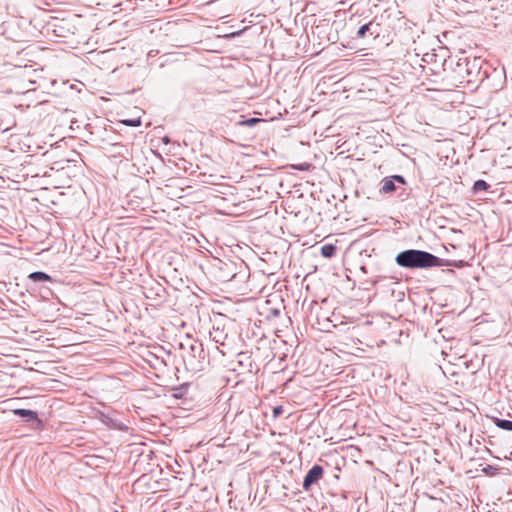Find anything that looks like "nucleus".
I'll use <instances>...</instances> for the list:
<instances>
[{
  "label": "nucleus",
  "mask_w": 512,
  "mask_h": 512,
  "mask_svg": "<svg viewBox=\"0 0 512 512\" xmlns=\"http://www.w3.org/2000/svg\"><path fill=\"white\" fill-rule=\"evenodd\" d=\"M395 262L398 266L408 269H427L440 266H454L460 268L464 261L444 260L434 254L417 249H407L397 254Z\"/></svg>",
  "instance_id": "obj_1"
},
{
  "label": "nucleus",
  "mask_w": 512,
  "mask_h": 512,
  "mask_svg": "<svg viewBox=\"0 0 512 512\" xmlns=\"http://www.w3.org/2000/svg\"><path fill=\"white\" fill-rule=\"evenodd\" d=\"M260 122H265V120L261 119V118L252 117V118H248V119L239 121L238 125H240V126H247V127H253V126H255L256 124H258Z\"/></svg>",
  "instance_id": "obj_10"
},
{
  "label": "nucleus",
  "mask_w": 512,
  "mask_h": 512,
  "mask_svg": "<svg viewBox=\"0 0 512 512\" xmlns=\"http://www.w3.org/2000/svg\"><path fill=\"white\" fill-rule=\"evenodd\" d=\"M489 187L490 185L486 181L480 179L474 182L473 191L475 193L487 191Z\"/></svg>",
  "instance_id": "obj_9"
},
{
  "label": "nucleus",
  "mask_w": 512,
  "mask_h": 512,
  "mask_svg": "<svg viewBox=\"0 0 512 512\" xmlns=\"http://www.w3.org/2000/svg\"><path fill=\"white\" fill-rule=\"evenodd\" d=\"M495 470H496V468H494V467H492V466L488 465L487 467H485V468L483 469V472H485L486 474H492V473H493V471H495Z\"/></svg>",
  "instance_id": "obj_15"
},
{
  "label": "nucleus",
  "mask_w": 512,
  "mask_h": 512,
  "mask_svg": "<svg viewBox=\"0 0 512 512\" xmlns=\"http://www.w3.org/2000/svg\"><path fill=\"white\" fill-rule=\"evenodd\" d=\"M29 279L32 280L33 282H37V283H40V282H46V281H52V278L50 275H48L47 273L45 272H42V271H35V272H32L29 274Z\"/></svg>",
  "instance_id": "obj_6"
},
{
  "label": "nucleus",
  "mask_w": 512,
  "mask_h": 512,
  "mask_svg": "<svg viewBox=\"0 0 512 512\" xmlns=\"http://www.w3.org/2000/svg\"><path fill=\"white\" fill-rule=\"evenodd\" d=\"M494 423L498 428H500L502 430L512 431V421L511 420L495 418Z\"/></svg>",
  "instance_id": "obj_7"
},
{
  "label": "nucleus",
  "mask_w": 512,
  "mask_h": 512,
  "mask_svg": "<svg viewBox=\"0 0 512 512\" xmlns=\"http://www.w3.org/2000/svg\"><path fill=\"white\" fill-rule=\"evenodd\" d=\"M335 253H336V247L332 244H326L321 247V254L325 258H331L335 255Z\"/></svg>",
  "instance_id": "obj_8"
},
{
  "label": "nucleus",
  "mask_w": 512,
  "mask_h": 512,
  "mask_svg": "<svg viewBox=\"0 0 512 512\" xmlns=\"http://www.w3.org/2000/svg\"><path fill=\"white\" fill-rule=\"evenodd\" d=\"M14 415L23 418L26 422H37L41 423L38 414L34 410L18 408L13 410Z\"/></svg>",
  "instance_id": "obj_4"
},
{
  "label": "nucleus",
  "mask_w": 512,
  "mask_h": 512,
  "mask_svg": "<svg viewBox=\"0 0 512 512\" xmlns=\"http://www.w3.org/2000/svg\"><path fill=\"white\" fill-rule=\"evenodd\" d=\"M271 314L275 317L279 316L280 314V310L279 309H272L271 310Z\"/></svg>",
  "instance_id": "obj_17"
},
{
  "label": "nucleus",
  "mask_w": 512,
  "mask_h": 512,
  "mask_svg": "<svg viewBox=\"0 0 512 512\" xmlns=\"http://www.w3.org/2000/svg\"><path fill=\"white\" fill-rule=\"evenodd\" d=\"M372 26L373 22H369L367 24L360 26L357 31V37L364 38L367 35V33L370 32Z\"/></svg>",
  "instance_id": "obj_11"
},
{
  "label": "nucleus",
  "mask_w": 512,
  "mask_h": 512,
  "mask_svg": "<svg viewBox=\"0 0 512 512\" xmlns=\"http://www.w3.org/2000/svg\"><path fill=\"white\" fill-rule=\"evenodd\" d=\"M283 407L278 405V406H275L272 410V414H273V417L274 418H278L279 416H281L283 414Z\"/></svg>",
  "instance_id": "obj_14"
},
{
  "label": "nucleus",
  "mask_w": 512,
  "mask_h": 512,
  "mask_svg": "<svg viewBox=\"0 0 512 512\" xmlns=\"http://www.w3.org/2000/svg\"><path fill=\"white\" fill-rule=\"evenodd\" d=\"M361 270H362L363 272H366V268H365V266H361Z\"/></svg>",
  "instance_id": "obj_19"
},
{
  "label": "nucleus",
  "mask_w": 512,
  "mask_h": 512,
  "mask_svg": "<svg viewBox=\"0 0 512 512\" xmlns=\"http://www.w3.org/2000/svg\"><path fill=\"white\" fill-rule=\"evenodd\" d=\"M390 178L395 182V184L396 183L401 184V185L406 184V180L402 175H393V176H390Z\"/></svg>",
  "instance_id": "obj_13"
},
{
  "label": "nucleus",
  "mask_w": 512,
  "mask_h": 512,
  "mask_svg": "<svg viewBox=\"0 0 512 512\" xmlns=\"http://www.w3.org/2000/svg\"><path fill=\"white\" fill-rule=\"evenodd\" d=\"M324 474V469L321 465L315 464L313 465L308 472L306 473L302 487L305 491H309L311 487L316 484Z\"/></svg>",
  "instance_id": "obj_3"
},
{
  "label": "nucleus",
  "mask_w": 512,
  "mask_h": 512,
  "mask_svg": "<svg viewBox=\"0 0 512 512\" xmlns=\"http://www.w3.org/2000/svg\"><path fill=\"white\" fill-rule=\"evenodd\" d=\"M397 190V186L395 182L390 178L386 177L382 180V187L380 188V193L388 194Z\"/></svg>",
  "instance_id": "obj_5"
},
{
  "label": "nucleus",
  "mask_w": 512,
  "mask_h": 512,
  "mask_svg": "<svg viewBox=\"0 0 512 512\" xmlns=\"http://www.w3.org/2000/svg\"><path fill=\"white\" fill-rule=\"evenodd\" d=\"M163 141H164V143H168V142H169V140L167 139V137H165V138L163 139Z\"/></svg>",
  "instance_id": "obj_18"
},
{
  "label": "nucleus",
  "mask_w": 512,
  "mask_h": 512,
  "mask_svg": "<svg viewBox=\"0 0 512 512\" xmlns=\"http://www.w3.org/2000/svg\"><path fill=\"white\" fill-rule=\"evenodd\" d=\"M310 167V164L308 163H303V164H300L297 169L301 170V171H304V170H307L308 168Z\"/></svg>",
  "instance_id": "obj_16"
},
{
  "label": "nucleus",
  "mask_w": 512,
  "mask_h": 512,
  "mask_svg": "<svg viewBox=\"0 0 512 512\" xmlns=\"http://www.w3.org/2000/svg\"><path fill=\"white\" fill-rule=\"evenodd\" d=\"M184 361L186 366L192 371H200L204 368L206 353L201 342L194 341L190 344Z\"/></svg>",
  "instance_id": "obj_2"
},
{
  "label": "nucleus",
  "mask_w": 512,
  "mask_h": 512,
  "mask_svg": "<svg viewBox=\"0 0 512 512\" xmlns=\"http://www.w3.org/2000/svg\"><path fill=\"white\" fill-rule=\"evenodd\" d=\"M122 122L125 125L130 126V127H137V126L141 125L140 118H138V119H126V120H123Z\"/></svg>",
  "instance_id": "obj_12"
},
{
  "label": "nucleus",
  "mask_w": 512,
  "mask_h": 512,
  "mask_svg": "<svg viewBox=\"0 0 512 512\" xmlns=\"http://www.w3.org/2000/svg\"><path fill=\"white\" fill-rule=\"evenodd\" d=\"M115 147H120V148H122L123 146H122V145H120V144H115Z\"/></svg>",
  "instance_id": "obj_20"
}]
</instances>
